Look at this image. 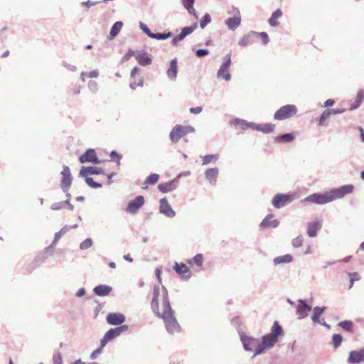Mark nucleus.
<instances>
[{
	"instance_id": "nucleus-45",
	"label": "nucleus",
	"mask_w": 364,
	"mask_h": 364,
	"mask_svg": "<svg viewBox=\"0 0 364 364\" xmlns=\"http://www.w3.org/2000/svg\"><path fill=\"white\" fill-rule=\"evenodd\" d=\"M343 330L350 331L353 326V323L350 321H343L338 323Z\"/></svg>"
},
{
	"instance_id": "nucleus-18",
	"label": "nucleus",
	"mask_w": 364,
	"mask_h": 364,
	"mask_svg": "<svg viewBox=\"0 0 364 364\" xmlns=\"http://www.w3.org/2000/svg\"><path fill=\"white\" fill-rule=\"evenodd\" d=\"M321 226V222L316 219L313 222L309 223L307 225V233L311 237H314L317 235L318 230Z\"/></svg>"
},
{
	"instance_id": "nucleus-48",
	"label": "nucleus",
	"mask_w": 364,
	"mask_h": 364,
	"mask_svg": "<svg viewBox=\"0 0 364 364\" xmlns=\"http://www.w3.org/2000/svg\"><path fill=\"white\" fill-rule=\"evenodd\" d=\"M87 87L89 90L93 92L96 93L98 90V84L96 81L90 80L88 82Z\"/></svg>"
},
{
	"instance_id": "nucleus-17",
	"label": "nucleus",
	"mask_w": 364,
	"mask_h": 364,
	"mask_svg": "<svg viewBox=\"0 0 364 364\" xmlns=\"http://www.w3.org/2000/svg\"><path fill=\"white\" fill-rule=\"evenodd\" d=\"M364 360V348L358 350H353L349 353L348 363L352 364L359 363Z\"/></svg>"
},
{
	"instance_id": "nucleus-30",
	"label": "nucleus",
	"mask_w": 364,
	"mask_h": 364,
	"mask_svg": "<svg viewBox=\"0 0 364 364\" xmlns=\"http://www.w3.org/2000/svg\"><path fill=\"white\" fill-rule=\"evenodd\" d=\"M195 0H182L183 6L188 11L189 14L196 16V11L193 7Z\"/></svg>"
},
{
	"instance_id": "nucleus-20",
	"label": "nucleus",
	"mask_w": 364,
	"mask_h": 364,
	"mask_svg": "<svg viewBox=\"0 0 364 364\" xmlns=\"http://www.w3.org/2000/svg\"><path fill=\"white\" fill-rule=\"evenodd\" d=\"M228 29L235 31L241 24V16H233L225 21Z\"/></svg>"
},
{
	"instance_id": "nucleus-25",
	"label": "nucleus",
	"mask_w": 364,
	"mask_h": 364,
	"mask_svg": "<svg viewBox=\"0 0 364 364\" xmlns=\"http://www.w3.org/2000/svg\"><path fill=\"white\" fill-rule=\"evenodd\" d=\"M219 173L218 168H208L205 171V178L210 181V183H215Z\"/></svg>"
},
{
	"instance_id": "nucleus-49",
	"label": "nucleus",
	"mask_w": 364,
	"mask_h": 364,
	"mask_svg": "<svg viewBox=\"0 0 364 364\" xmlns=\"http://www.w3.org/2000/svg\"><path fill=\"white\" fill-rule=\"evenodd\" d=\"M342 342V336L340 334L333 336V343L335 348H338Z\"/></svg>"
},
{
	"instance_id": "nucleus-4",
	"label": "nucleus",
	"mask_w": 364,
	"mask_h": 364,
	"mask_svg": "<svg viewBox=\"0 0 364 364\" xmlns=\"http://www.w3.org/2000/svg\"><path fill=\"white\" fill-rule=\"evenodd\" d=\"M195 129L191 126H175L170 132V139L172 142H178L185 135L193 133Z\"/></svg>"
},
{
	"instance_id": "nucleus-53",
	"label": "nucleus",
	"mask_w": 364,
	"mask_h": 364,
	"mask_svg": "<svg viewBox=\"0 0 364 364\" xmlns=\"http://www.w3.org/2000/svg\"><path fill=\"white\" fill-rule=\"evenodd\" d=\"M303 243V237L302 236H298L296 238H294L291 244L294 247H299L302 245Z\"/></svg>"
},
{
	"instance_id": "nucleus-5",
	"label": "nucleus",
	"mask_w": 364,
	"mask_h": 364,
	"mask_svg": "<svg viewBox=\"0 0 364 364\" xmlns=\"http://www.w3.org/2000/svg\"><path fill=\"white\" fill-rule=\"evenodd\" d=\"M297 112V108L294 105H287L279 108L274 114L276 120H284L290 118Z\"/></svg>"
},
{
	"instance_id": "nucleus-47",
	"label": "nucleus",
	"mask_w": 364,
	"mask_h": 364,
	"mask_svg": "<svg viewBox=\"0 0 364 364\" xmlns=\"http://www.w3.org/2000/svg\"><path fill=\"white\" fill-rule=\"evenodd\" d=\"M85 181L89 186L92 188H99L102 187V185L99 183L95 182L93 179L90 177H87L85 178Z\"/></svg>"
},
{
	"instance_id": "nucleus-27",
	"label": "nucleus",
	"mask_w": 364,
	"mask_h": 364,
	"mask_svg": "<svg viewBox=\"0 0 364 364\" xmlns=\"http://www.w3.org/2000/svg\"><path fill=\"white\" fill-rule=\"evenodd\" d=\"M123 27V23L122 21H117L112 26L109 35L108 36L109 40H113L120 32Z\"/></svg>"
},
{
	"instance_id": "nucleus-51",
	"label": "nucleus",
	"mask_w": 364,
	"mask_h": 364,
	"mask_svg": "<svg viewBox=\"0 0 364 364\" xmlns=\"http://www.w3.org/2000/svg\"><path fill=\"white\" fill-rule=\"evenodd\" d=\"M53 364H62L63 360L61 355L59 352L54 353L53 355Z\"/></svg>"
},
{
	"instance_id": "nucleus-28",
	"label": "nucleus",
	"mask_w": 364,
	"mask_h": 364,
	"mask_svg": "<svg viewBox=\"0 0 364 364\" xmlns=\"http://www.w3.org/2000/svg\"><path fill=\"white\" fill-rule=\"evenodd\" d=\"M293 260V257L291 255L287 254L282 256L276 257L273 259V262L274 265H279L282 264H287L291 262Z\"/></svg>"
},
{
	"instance_id": "nucleus-10",
	"label": "nucleus",
	"mask_w": 364,
	"mask_h": 364,
	"mask_svg": "<svg viewBox=\"0 0 364 364\" xmlns=\"http://www.w3.org/2000/svg\"><path fill=\"white\" fill-rule=\"evenodd\" d=\"M240 340L243 348L246 351H252L253 349H255L257 346L259 344L258 339L245 336V334L240 335Z\"/></svg>"
},
{
	"instance_id": "nucleus-31",
	"label": "nucleus",
	"mask_w": 364,
	"mask_h": 364,
	"mask_svg": "<svg viewBox=\"0 0 364 364\" xmlns=\"http://www.w3.org/2000/svg\"><path fill=\"white\" fill-rule=\"evenodd\" d=\"M203 257L202 254H197L193 259H189L187 262L190 265H196L201 267L203 264Z\"/></svg>"
},
{
	"instance_id": "nucleus-29",
	"label": "nucleus",
	"mask_w": 364,
	"mask_h": 364,
	"mask_svg": "<svg viewBox=\"0 0 364 364\" xmlns=\"http://www.w3.org/2000/svg\"><path fill=\"white\" fill-rule=\"evenodd\" d=\"M282 16V11L280 9H277L272 14L270 18L269 19V23L272 26H277L279 25L277 18H280Z\"/></svg>"
},
{
	"instance_id": "nucleus-13",
	"label": "nucleus",
	"mask_w": 364,
	"mask_h": 364,
	"mask_svg": "<svg viewBox=\"0 0 364 364\" xmlns=\"http://www.w3.org/2000/svg\"><path fill=\"white\" fill-rule=\"evenodd\" d=\"M293 200V196L278 193L274 197L272 204L276 208H280L284 206V204L290 203Z\"/></svg>"
},
{
	"instance_id": "nucleus-54",
	"label": "nucleus",
	"mask_w": 364,
	"mask_h": 364,
	"mask_svg": "<svg viewBox=\"0 0 364 364\" xmlns=\"http://www.w3.org/2000/svg\"><path fill=\"white\" fill-rule=\"evenodd\" d=\"M228 13V14L233 15L234 16H241L239 9L235 6L231 7Z\"/></svg>"
},
{
	"instance_id": "nucleus-42",
	"label": "nucleus",
	"mask_w": 364,
	"mask_h": 364,
	"mask_svg": "<svg viewBox=\"0 0 364 364\" xmlns=\"http://www.w3.org/2000/svg\"><path fill=\"white\" fill-rule=\"evenodd\" d=\"M66 204H69V200L53 203L51 205V209L53 210H58L63 208Z\"/></svg>"
},
{
	"instance_id": "nucleus-26",
	"label": "nucleus",
	"mask_w": 364,
	"mask_h": 364,
	"mask_svg": "<svg viewBox=\"0 0 364 364\" xmlns=\"http://www.w3.org/2000/svg\"><path fill=\"white\" fill-rule=\"evenodd\" d=\"M93 291L97 296H105L111 292L112 287L107 285H98L94 288Z\"/></svg>"
},
{
	"instance_id": "nucleus-60",
	"label": "nucleus",
	"mask_w": 364,
	"mask_h": 364,
	"mask_svg": "<svg viewBox=\"0 0 364 364\" xmlns=\"http://www.w3.org/2000/svg\"><path fill=\"white\" fill-rule=\"evenodd\" d=\"M62 235H63L60 232H58L55 234L54 240L50 245V247H53L54 245H55V244L60 240V238L61 237Z\"/></svg>"
},
{
	"instance_id": "nucleus-39",
	"label": "nucleus",
	"mask_w": 364,
	"mask_h": 364,
	"mask_svg": "<svg viewBox=\"0 0 364 364\" xmlns=\"http://www.w3.org/2000/svg\"><path fill=\"white\" fill-rule=\"evenodd\" d=\"M252 34H256L255 32H252ZM251 33H248L247 35H245L244 36H242L239 42H238V44L240 46H247L249 43H250V41H251Z\"/></svg>"
},
{
	"instance_id": "nucleus-59",
	"label": "nucleus",
	"mask_w": 364,
	"mask_h": 364,
	"mask_svg": "<svg viewBox=\"0 0 364 364\" xmlns=\"http://www.w3.org/2000/svg\"><path fill=\"white\" fill-rule=\"evenodd\" d=\"M100 75L98 70H93L87 73V77L90 78H97Z\"/></svg>"
},
{
	"instance_id": "nucleus-62",
	"label": "nucleus",
	"mask_w": 364,
	"mask_h": 364,
	"mask_svg": "<svg viewBox=\"0 0 364 364\" xmlns=\"http://www.w3.org/2000/svg\"><path fill=\"white\" fill-rule=\"evenodd\" d=\"M328 110L330 111L331 114H338L343 113L345 112V109H342V108H336V109H328Z\"/></svg>"
},
{
	"instance_id": "nucleus-46",
	"label": "nucleus",
	"mask_w": 364,
	"mask_h": 364,
	"mask_svg": "<svg viewBox=\"0 0 364 364\" xmlns=\"http://www.w3.org/2000/svg\"><path fill=\"white\" fill-rule=\"evenodd\" d=\"M363 99H364V90H360L357 93L356 100H355L356 105L354 106L353 108H356L358 106H359L361 104Z\"/></svg>"
},
{
	"instance_id": "nucleus-36",
	"label": "nucleus",
	"mask_w": 364,
	"mask_h": 364,
	"mask_svg": "<svg viewBox=\"0 0 364 364\" xmlns=\"http://www.w3.org/2000/svg\"><path fill=\"white\" fill-rule=\"evenodd\" d=\"M219 159L218 154H208L203 156V165H206L212 161L215 162Z\"/></svg>"
},
{
	"instance_id": "nucleus-63",
	"label": "nucleus",
	"mask_w": 364,
	"mask_h": 364,
	"mask_svg": "<svg viewBox=\"0 0 364 364\" xmlns=\"http://www.w3.org/2000/svg\"><path fill=\"white\" fill-rule=\"evenodd\" d=\"M77 227V225H74L73 226L65 225L59 232L63 235L70 230L71 228H76Z\"/></svg>"
},
{
	"instance_id": "nucleus-23",
	"label": "nucleus",
	"mask_w": 364,
	"mask_h": 364,
	"mask_svg": "<svg viewBox=\"0 0 364 364\" xmlns=\"http://www.w3.org/2000/svg\"><path fill=\"white\" fill-rule=\"evenodd\" d=\"M177 60L176 58H174L170 62V66L167 70V76L171 80H175L177 77Z\"/></svg>"
},
{
	"instance_id": "nucleus-22",
	"label": "nucleus",
	"mask_w": 364,
	"mask_h": 364,
	"mask_svg": "<svg viewBox=\"0 0 364 364\" xmlns=\"http://www.w3.org/2000/svg\"><path fill=\"white\" fill-rule=\"evenodd\" d=\"M102 173V170L100 168L97 167H82L80 171L79 176L82 177H85L88 174H100Z\"/></svg>"
},
{
	"instance_id": "nucleus-21",
	"label": "nucleus",
	"mask_w": 364,
	"mask_h": 364,
	"mask_svg": "<svg viewBox=\"0 0 364 364\" xmlns=\"http://www.w3.org/2000/svg\"><path fill=\"white\" fill-rule=\"evenodd\" d=\"M279 224V222L277 219H274L272 215H268L261 222L259 225L262 228L267 227L277 228Z\"/></svg>"
},
{
	"instance_id": "nucleus-52",
	"label": "nucleus",
	"mask_w": 364,
	"mask_h": 364,
	"mask_svg": "<svg viewBox=\"0 0 364 364\" xmlns=\"http://www.w3.org/2000/svg\"><path fill=\"white\" fill-rule=\"evenodd\" d=\"M349 276H350V288H352L354 282L355 281H358L360 279V275L357 272H353V273H350L349 274Z\"/></svg>"
},
{
	"instance_id": "nucleus-55",
	"label": "nucleus",
	"mask_w": 364,
	"mask_h": 364,
	"mask_svg": "<svg viewBox=\"0 0 364 364\" xmlns=\"http://www.w3.org/2000/svg\"><path fill=\"white\" fill-rule=\"evenodd\" d=\"M105 346H102V345L100 347L97 348L96 350H95L90 355V358L92 360L96 359L97 356L102 353V348Z\"/></svg>"
},
{
	"instance_id": "nucleus-50",
	"label": "nucleus",
	"mask_w": 364,
	"mask_h": 364,
	"mask_svg": "<svg viewBox=\"0 0 364 364\" xmlns=\"http://www.w3.org/2000/svg\"><path fill=\"white\" fill-rule=\"evenodd\" d=\"M330 115H331L330 111L328 109L325 110L322 113V114H321V117L319 119V122H318L319 125L322 126L325 120L326 119H328Z\"/></svg>"
},
{
	"instance_id": "nucleus-24",
	"label": "nucleus",
	"mask_w": 364,
	"mask_h": 364,
	"mask_svg": "<svg viewBox=\"0 0 364 364\" xmlns=\"http://www.w3.org/2000/svg\"><path fill=\"white\" fill-rule=\"evenodd\" d=\"M136 59L139 65L142 66L149 65L151 63V58L145 53H137L136 54Z\"/></svg>"
},
{
	"instance_id": "nucleus-7",
	"label": "nucleus",
	"mask_w": 364,
	"mask_h": 364,
	"mask_svg": "<svg viewBox=\"0 0 364 364\" xmlns=\"http://www.w3.org/2000/svg\"><path fill=\"white\" fill-rule=\"evenodd\" d=\"M62 179H61V188L64 193L68 191L71 183H72V176L71 172L68 166H63V169L61 172Z\"/></svg>"
},
{
	"instance_id": "nucleus-38",
	"label": "nucleus",
	"mask_w": 364,
	"mask_h": 364,
	"mask_svg": "<svg viewBox=\"0 0 364 364\" xmlns=\"http://www.w3.org/2000/svg\"><path fill=\"white\" fill-rule=\"evenodd\" d=\"M294 136L292 134H284L282 135H280L276 138V141H283L284 142H291L294 140Z\"/></svg>"
},
{
	"instance_id": "nucleus-41",
	"label": "nucleus",
	"mask_w": 364,
	"mask_h": 364,
	"mask_svg": "<svg viewBox=\"0 0 364 364\" xmlns=\"http://www.w3.org/2000/svg\"><path fill=\"white\" fill-rule=\"evenodd\" d=\"M210 21V16L208 14H205L200 21V27L203 29Z\"/></svg>"
},
{
	"instance_id": "nucleus-32",
	"label": "nucleus",
	"mask_w": 364,
	"mask_h": 364,
	"mask_svg": "<svg viewBox=\"0 0 364 364\" xmlns=\"http://www.w3.org/2000/svg\"><path fill=\"white\" fill-rule=\"evenodd\" d=\"M114 338H116V335L113 333L112 328L109 329L103 336V338L100 341V344L102 346H105V345L110 341Z\"/></svg>"
},
{
	"instance_id": "nucleus-64",
	"label": "nucleus",
	"mask_w": 364,
	"mask_h": 364,
	"mask_svg": "<svg viewBox=\"0 0 364 364\" xmlns=\"http://www.w3.org/2000/svg\"><path fill=\"white\" fill-rule=\"evenodd\" d=\"M201 107H196L190 108V112L192 114H200L202 112Z\"/></svg>"
},
{
	"instance_id": "nucleus-44",
	"label": "nucleus",
	"mask_w": 364,
	"mask_h": 364,
	"mask_svg": "<svg viewBox=\"0 0 364 364\" xmlns=\"http://www.w3.org/2000/svg\"><path fill=\"white\" fill-rule=\"evenodd\" d=\"M92 245V240L91 238H87L83 242H82L80 244V250H87L90 247H91Z\"/></svg>"
},
{
	"instance_id": "nucleus-12",
	"label": "nucleus",
	"mask_w": 364,
	"mask_h": 364,
	"mask_svg": "<svg viewBox=\"0 0 364 364\" xmlns=\"http://www.w3.org/2000/svg\"><path fill=\"white\" fill-rule=\"evenodd\" d=\"M311 311V306L308 305L304 300L299 299L296 306V314L299 319L306 317L309 312Z\"/></svg>"
},
{
	"instance_id": "nucleus-35",
	"label": "nucleus",
	"mask_w": 364,
	"mask_h": 364,
	"mask_svg": "<svg viewBox=\"0 0 364 364\" xmlns=\"http://www.w3.org/2000/svg\"><path fill=\"white\" fill-rule=\"evenodd\" d=\"M325 307L316 306L314 309V314L311 316V319L314 322H319V316L324 311Z\"/></svg>"
},
{
	"instance_id": "nucleus-6",
	"label": "nucleus",
	"mask_w": 364,
	"mask_h": 364,
	"mask_svg": "<svg viewBox=\"0 0 364 364\" xmlns=\"http://www.w3.org/2000/svg\"><path fill=\"white\" fill-rule=\"evenodd\" d=\"M231 64L230 55L226 56L225 60L220 66L219 70L217 73V77L219 79H224L226 81H229L231 79V75L229 73V69Z\"/></svg>"
},
{
	"instance_id": "nucleus-1",
	"label": "nucleus",
	"mask_w": 364,
	"mask_h": 364,
	"mask_svg": "<svg viewBox=\"0 0 364 364\" xmlns=\"http://www.w3.org/2000/svg\"><path fill=\"white\" fill-rule=\"evenodd\" d=\"M161 307L160 308V287L159 286H154L153 299L151 301L152 310L158 317L163 319L166 329L169 333L174 334L179 333L181 328L174 316V311L171 307L168 291L164 287H161Z\"/></svg>"
},
{
	"instance_id": "nucleus-40",
	"label": "nucleus",
	"mask_w": 364,
	"mask_h": 364,
	"mask_svg": "<svg viewBox=\"0 0 364 364\" xmlns=\"http://www.w3.org/2000/svg\"><path fill=\"white\" fill-rule=\"evenodd\" d=\"M172 36V33L168 32L166 33H154L151 35V38L157 40H164Z\"/></svg>"
},
{
	"instance_id": "nucleus-9",
	"label": "nucleus",
	"mask_w": 364,
	"mask_h": 364,
	"mask_svg": "<svg viewBox=\"0 0 364 364\" xmlns=\"http://www.w3.org/2000/svg\"><path fill=\"white\" fill-rule=\"evenodd\" d=\"M197 27L198 24L195 23L190 26L184 27L182 28L180 34L173 38L172 44L174 46H178V42L183 41L187 36L191 34L197 28Z\"/></svg>"
},
{
	"instance_id": "nucleus-33",
	"label": "nucleus",
	"mask_w": 364,
	"mask_h": 364,
	"mask_svg": "<svg viewBox=\"0 0 364 364\" xmlns=\"http://www.w3.org/2000/svg\"><path fill=\"white\" fill-rule=\"evenodd\" d=\"M259 128L257 131H260L263 133L268 134L271 133L274 129V125L272 124H258Z\"/></svg>"
},
{
	"instance_id": "nucleus-11",
	"label": "nucleus",
	"mask_w": 364,
	"mask_h": 364,
	"mask_svg": "<svg viewBox=\"0 0 364 364\" xmlns=\"http://www.w3.org/2000/svg\"><path fill=\"white\" fill-rule=\"evenodd\" d=\"M159 203V212L161 214L170 218L175 217L176 212L172 209L166 198H161Z\"/></svg>"
},
{
	"instance_id": "nucleus-16",
	"label": "nucleus",
	"mask_w": 364,
	"mask_h": 364,
	"mask_svg": "<svg viewBox=\"0 0 364 364\" xmlns=\"http://www.w3.org/2000/svg\"><path fill=\"white\" fill-rule=\"evenodd\" d=\"M80 161L82 164L86 163V162H92L94 164H98L100 163V161L98 160L95 151L92 149H88L85 153H84L80 157Z\"/></svg>"
},
{
	"instance_id": "nucleus-19",
	"label": "nucleus",
	"mask_w": 364,
	"mask_h": 364,
	"mask_svg": "<svg viewBox=\"0 0 364 364\" xmlns=\"http://www.w3.org/2000/svg\"><path fill=\"white\" fill-rule=\"evenodd\" d=\"M177 182V178H175L171 181L160 183L158 186V189L162 193H168L173 190H174L176 186V183Z\"/></svg>"
},
{
	"instance_id": "nucleus-8",
	"label": "nucleus",
	"mask_w": 364,
	"mask_h": 364,
	"mask_svg": "<svg viewBox=\"0 0 364 364\" xmlns=\"http://www.w3.org/2000/svg\"><path fill=\"white\" fill-rule=\"evenodd\" d=\"M144 204V198L142 196H136L133 200L130 201L125 211L131 214H135L138 212L140 208Z\"/></svg>"
},
{
	"instance_id": "nucleus-14",
	"label": "nucleus",
	"mask_w": 364,
	"mask_h": 364,
	"mask_svg": "<svg viewBox=\"0 0 364 364\" xmlns=\"http://www.w3.org/2000/svg\"><path fill=\"white\" fill-rule=\"evenodd\" d=\"M173 269L183 279L188 280L191 277L189 268L183 263L175 262Z\"/></svg>"
},
{
	"instance_id": "nucleus-58",
	"label": "nucleus",
	"mask_w": 364,
	"mask_h": 364,
	"mask_svg": "<svg viewBox=\"0 0 364 364\" xmlns=\"http://www.w3.org/2000/svg\"><path fill=\"white\" fill-rule=\"evenodd\" d=\"M208 53H209V51L207 49H198L196 50V54L198 57L200 58V57L208 55Z\"/></svg>"
},
{
	"instance_id": "nucleus-56",
	"label": "nucleus",
	"mask_w": 364,
	"mask_h": 364,
	"mask_svg": "<svg viewBox=\"0 0 364 364\" xmlns=\"http://www.w3.org/2000/svg\"><path fill=\"white\" fill-rule=\"evenodd\" d=\"M139 27L143 31V32H144L146 34H147L148 36L151 38V35H152L153 33L150 31L149 28L146 24L140 23Z\"/></svg>"
},
{
	"instance_id": "nucleus-37",
	"label": "nucleus",
	"mask_w": 364,
	"mask_h": 364,
	"mask_svg": "<svg viewBox=\"0 0 364 364\" xmlns=\"http://www.w3.org/2000/svg\"><path fill=\"white\" fill-rule=\"evenodd\" d=\"M159 176L156 173L151 174L146 179L144 184L146 185V187H147L148 185H154L157 183L159 180Z\"/></svg>"
},
{
	"instance_id": "nucleus-34",
	"label": "nucleus",
	"mask_w": 364,
	"mask_h": 364,
	"mask_svg": "<svg viewBox=\"0 0 364 364\" xmlns=\"http://www.w3.org/2000/svg\"><path fill=\"white\" fill-rule=\"evenodd\" d=\"M230 124L235 126H240L242 130L248 129V122L243 119H235L230 122Z\"/></svg>"
},
{
	"instance_id": "nucleus-57",
	"label": "nucleus",
	"mask_w": 364,
	"mask_h": 364,
	"mask_svg": "<svg viewBox=\"0 0 364 364\" xmlns=\"http://www.w3.org/2000/svg\"><path fill=\"white\" fill-rule=\"evenodd\" d=\"M63 65L65 68H66L68 70L75 72L77 70V68L74 65H71L65 61L63 62Z\"/></svg>"
},
{
	"instance_id": "nucleus-2",
	"label": "nucleus",
	"mask_w": 364,
	"mask_h": 364,
	"mask_svg": "<svg viewBox=\"0 0 364 364\" xmlns=\"http://www.w3.org/2000/svg\"><path fill=\"white\" fill-rule=\"evenodd\" d=\"M354 190V186L351 184L344 185L337 188H333L323 193H313L306 197L302 202L311 203L317 205H323L335 200L340 199L351 193Z\"/></svg>"
},
{
	"instance_id": "nucleus-61",
	"label": "nucleus",
	"mask_w": 364,
	"mask_h": 364,
	"mask_svg": "<svg viewBox=\"0 0 364 364\" xmlns=\"http://www.w3.org/2000/svg\"><path fill=\"white\" fill-rule=\"evenodd\" d=\"M259 35L261 36L262 40L264 44H267L269 43V37L267 33L261 32L259 33Z\"/></svg>"
},
{
	"instance_id": "nucleus-3",
	"label": "nucleus",
	"mask_w": 364,
	"mask_h": 364,
	"mask_svg": "<svg viewBox=\"0 0 364 364\" xmlns=\"http://www.w3.org/2000/svg\"><path fill=\"white\" fill-rule=\"evenodd\" d=\"M283 334V330L277 321H274L271 328V332L263 336L261 342L257 346L254 352L253 358L264 353L266 350H270L278 342L279 336Z\"/></svg>"
},
{
	"instance_id": "nucleus-15",
	"label": "nucleus",
	"mask_w": 364,
	"mask_h": 364,
	"mask_svg": "<svg viewBox=\"0 0 364 364\" xmlns=\"http://www.w3.org/2000/svg\"><path fill=\"white\" fill-rule=\"evenodd\" d=\"M106 318L107 323L113 326L121 325L125 321V316L122 313H109Z\"/></svg>"
},
{
	"instance_id": "nucleus-43",
	"label": "nucleus",
	"mask_w": 364,
	"mask_h": 364,
	"mask_svg": "<svg viewBox=\"0 0 364 364\" xmlns=\"http://www.w3.org/2000/svg\"><path fill=\"white\" fill-rule=\"evenodd\" d=\"M129 327L127 325H121L119 327L112 328L113 333L116 335V337L119 336L122 332L127 331Z\"/></svg>"
}]
</instances>
